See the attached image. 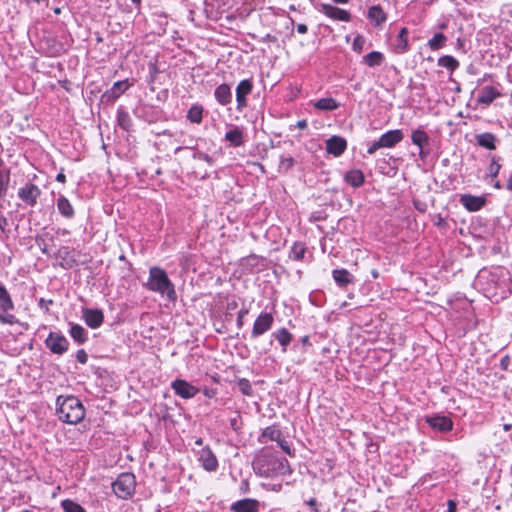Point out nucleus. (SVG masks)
Segmentation results:
<instances>
[{
	"instance_id": "nucleus-1",
	"label": "nucleus",
	"mask_w": 512,
	"mask_h": 512,
	"mask_svg": "<svg viewBox=\"0 0 512 512\" xmlns=\"http://www.w3.org/2000/svg\"><path fill=\"white\" fill-rule=\"evenodd\" d=\"M477 283L482 287L485 296L496 302L506 298L511 292L510 273L501 266L481 270Z\"/></svg>"
},
{
	"instance_id": "nucleus-2",
	"label": "nucleus",
	"mask_w": 512,
	"mask_h": 512,
	"mask_svg": "<svg viewBox=\"0 0 512 512\" xmlns=\"http://www.w3.org/2000/svg\"><path fill=\"white\" fill-rule=\"evenodd\" d=\"M253 469L261 477L273 478L291 473L289 462L268 449H263L253 460Z\"/></svg>"
},
{
	"instance_id": "nucleus-3",
	"label": "nucleus",
	"mask_w": 512,
	"mask_h": 512,
	"mask_svg": "<svg viewBox=\"0 0 512 512\" xmlns=\"http://www.w3.org/2000/svg\"><path fill=\"white\" fill-rule=\"evenodd\" d=\"M56 414L64 423L77 424L85 416L81 401L75 396H58L56 399Z\"/></svg>"
},
{
	"instance_id": "nucleus-4",
	"label": "nucleus",
	"mask_w": 512,
	"mask_h": 512,
	"mask_svg": "<svg viewBox=\"0 0 512 512\" xmlns=\"http://www.w3.org/2000/svg\"><path fill=\"white\" fill-rule=\"evenodd\" d=\"M144 287L161 296H165L169 301H176L177 293L175 286L169 279L166 271L160 267L153 266L149 270V277Z\"/></svg>"
},
{
	"instance_id": "nucleus-5",
	"label": "nucleus",
	"mask_w": 512,
	"mask_h": 512,
	"mask_svg": "<svg viewBox=\"0 0 512 512\" xmlns=\"http://www.w3.org/2000/svg\"><path fill=\"white\" fill-rule=\"evenodd\" d=\"M136 479L132 473H122L112 483L115 495L120 499H129L134 494Z\"/></svg>"
},
{
	"instance_id": "nucleus-6",
	"label": "nucleus",
	"mask_w": 512,
	"mask_h": 512,
	"mask_svg": "<svg viewBox=\"0 0 512 512\" xmlns=\"http://www.w3.org/2000/svg\"><path fill=\"white\" fill-rule=\"evenodd\" d=\"M14 309V302L7 288L0 282V322L3 324L13 325L16 318L9 312Z\"/></svg>"
},
{
	"instance_id": "nucleus-7",
	"label": "nucleus",
	"mask_w": 512,
	"mask_h": 512,
	"mask_svg": "<svg viewBox=\"0 0 512 512\" xmlns=\"http://www.w3.org/2000/svg\"><path fill=\"white\" fill-rule=\"evenodd\" d=\"M269 440L277 442L281 449L289 456L293 455L288 442L283 437L282 431L275 425L266 427L259 438L261 443H266Z\"/></svg>"
},
{
	"instance_id": "nucleus-8",
	"label": "nucleus",
	"mask_w": 512,
	"mask_h": 512,
	"mask_svg": "<svg viewBox=\"0 0 512 512\" xmlns=\"http://www.w3.org/2000/svg\"><path fill=\"white\" fill-rule=\"evenodd\" d=\"M274 323V317L271 313L262 312L256 318L251 331L252 338H258L259 336L268 332Z\"/></svg>"
},
{
	"instance_id": "nucleus-9",
	"label": "nucleus",
	"mask_w": 512,
	"mask_h": 512,
	"mask_svg": "<svg viewBox=\"0 0 512 512\" xmlns=\"http://www.w3.org/2000/svg\"><path fill=\"white\" fill-rule=\"evenodd\" d=\"M197 458L204 470L214 472L218 468V460L209 446L202 447L197 452Z\"/></svg>"
},
{
	"instance_id": "nucleus-10",
	"label": "nucleus",
	"mask_w": 512,
	"mask_h": 512,
	"mask_svg": "<svg viewBox=\"0 0 512 512\" xmlns=\"http://www.w3.org/2000/svg\"><path fill=\"white\" fill-rule=\"evenodd\" d=\"M45 344L53 353L59 355L65 353L69 346L68 340L63 335L56 332H51L48 335Z\"/></svg>"
},
{
	"instance_id": "nucleus-11",
	"label": "nucleus",
	"mask_w": 512,
	"mask_h": 512,
	"mask_svg": "<svg viewBox=\"0 0 512 512\" xmlns=\"http://www.w3.org/2000/svg\"><path fill=\"white\" fill-rule=\"evenodd\" d=\"M171 387L176 395L184 399L193 398L199 392L197 387L183 379H176L171 383Z\"/></svg>"
},
{
	"instance_id": "nucleus-12",
	"label": "nucleus",
	"mask_w": 512,
	"mask_h": 512,
	"mask_svg": "<svg viewBox=\"0 0 512 512\" xmlns=\"http://www.w3.org/2000/svg\"><path fill=\"white\" fill-rule=\"evenodd\" d=\"M319 11L333 20L343 22H349L351 20V14L347 10L332 6L330 4H321Z\"/></svg>"
},
{
	"instance_id": "nucleus-13",
	"label": "nucleus",
	"mask_w": 512,
	"mask_h": 512,
	"mask_svg": "<svg viewBox=\"0 0 512 512\" xmlns=\"http://www.w3.org/2000/svg\"><path fill=\"white\" fill-rule=\"evenodd\" d=\"M40 193L41 191L38 186L27 183L24 187L19 189L18 196L27 205L34 206L37 203Z\"/></svg>"
},
{
	"instance_id": "nucleus-14",
	"label": "nucleus",
	"mask_w": 512,
	"mask_h": 512,
	"mask_svg": "<svg viewBox=\"0 0 512 512\" xmlns=\"http://www.w3.org/2000/svg\"><path fill=\"white\" fill-rule=\"evenodd\" d=\"M82 318L90 328L96 329L102 325L104 314L100 309L84 308L82 310Z\"/></svg>"
},
{
	"instance_id": "nucleus-15",
	"label": "nucleus",
	"mask_w": 512,
	"mask_h": 512,
	"mask_svg": "<svg viewBox=\"0 0 512 512\" xmlns=\"http://www.w3.org/2000/svg\"><path fill=\"white\" fill-rule=\"evenodd\" d=\"M347 148V141L341 136H332L326 141L327 153L339 157Z\"/></svg>"
},
{
	"instance_id": "nucleus-16",
	"label": "nucleus",
	"mask_w": 512,
	"mask_h": 512,
	"mask_svg": "<svg viewBox=\"0 0 512 512\" xmlns=\"http://www.w3.org/2000/svg\"><path fill=\"white\" fill-rule=\"evenodd\" d=\"M253 84L249 79H244L239 82L236 87V101L237 107L239 109L245 107L247 105V95H249L252 91Z\"/></svg>"
},
{
	"instance_id": "nucleus-17",
	"label": "nucleus",
	"mask_w": 512,
	"mask_h": 512,
	"mask_svg": "<svg viewBox=\"0 0 512 512\" xmlns=\"http://www.w3.org/2000/svg\"><path fill=\"white\" fill-rule=\"evenodd\" d=\"M411 141L419 148L420 158L425 159L427 153L424 151V147L429 143V136L426 131L422 128L413 130L411 133Z\"/></svg>"
},
{
	"instance_id": "nucleus-18",
	"label": "nucleus",
	"mask_w": 512,
	"mask_h": 512,
	"mask_svg": "<svg viewBox=\"0 0 512 512\" xmlns=\"http://www.w3.org/2000/svg\"><path fill=\"white\" fill-rule=\"evenodd\" d=\"M404 134L401 130H389L378 139L382 148H393L396 144L401 142Z\"/></svg>"
},
{
	"instance_id": "nucleus-19",
	"label": "nucleus",
	"mask_w": 512,
	"mask_h": 512,
	"mask_svg": "<svg viewBox=\"0 0 512 512\" xmlns=\"http://www.w3.org/2000/svg\"><path fill=\"white\" fill-rule=\"evenodd\" d=\"M460 203L470 212L479 211L485 204V198L482 196H474L464 194L460 197Z\"/></svg>"
},
{
	"instance_id": "nucleus-20",
	"label": "nucleus",
	"mask_w": 512,
	"mask_h": 512,
	"mask_svg": "<svg viewBox=\"0 0 512 512\" xmlns=\"http://www.w3.org/2000/svg\"><path fill=\"white\" fill-rule=\"evenodd\" d=\"M427 423L435 430L440 432H448L453 428V422L446 416H433L427 419Z\"/></svg>"
},
{
	"instance_id": "nucleus-21",
	"label": "nucleus",
	"mask_w": 512,
	"mask_h": 512,
	"mask_svg": "<svg viewBox=\"0 0 512 512\" xmlns=\"http://www.w3.org/2000/svg\"><path fill=\"white\" fill-rule=\"evenodd\" d=\"M259 509V502L255 499L245 498L234 502L231 505L232 512H257Z\"/></svg>"
},
{
	"instance_id": "nucleus-22",
	"label": "nucleus",
	"mask_w": 512,
	"mask_h": 512,
	"mask_svg": "<svg viewBox=\"0 0 512 512\" xmlns=\"http://www.w3.org/2000/svg\"><path fill=\"white\" fill-rule=\"evenodd\" d=\"M368 20L378 27L387 21V15L380 5H373L367 12Z\"/></svg>"
},
{
	"instance_id": "nucleus-23",
	"label": "nucleus",
	"mask_w": 512,
	"mask_h": 512,
	"mask_svg": "<svg viewBox=\"0 0 512 512\" xmlns=\"http://www.w3.org/2000/svg\"><path fill=\"white\" fill-rule=\"evenodd\" d=\"M501 95L498 89L493 86H485L478 94L477 102L484 105H490Z\"/></svg>"
},
{
	"instance_id": "nucleus-24",
	"label": "nucleus",
	"mask_w": 512,
	"mask_h": 512,
	"mask_svg": "<svg viewBox=\"0 0 512 512\" xmlns=\"http://www.w3.org/2000/svg\"><path fill=\"white\" fill-rule=\"evenodd\" d=\"M214 96H215L216 101L220 105L226 106V105L230 104L232 101L231 87L225 83L219 85L214 91Z\"/></svg>"
},
{
	"instance_id": "nucleus-25",
	"label": "nucleus",
	"mask_w": 512,
	"mask_h": 512,
	"mask_svg": "<svg viewBox=\"0 0 512 512\" xmlns=\"http://www.w3.org/2000/svg\"><path fill=\"white\" fill-rule=\"evenodd\" d=\"M225 141L229 142L233 147H239L244 144V132L243 129L234 126L225 133Z\"/></svg>"
},
{
	"instance_id": "nucleus-26",
	"label": "nucleus",
	"mask_w": 512,
	"mask_h": 512,
	"mask_svg": "<svg viewBox=\"0 0 512 512\" xmlns=\"http://www.w3.org/2000/svg\"><path fill=\"white\" fill-rule=\"evenodd\" d=\"M393 51L396 54H403L408 50V30L407 28L403 27L396 39L393 41Z\"/></svg>"
},
{
	"instance_id": "nucleus-27",
	"label": "nucleus",
	"mask_w": 512,
	"mask_h": 512,
	"mask_svg": "<svg viewBox=\"0 0 512 512\" xmlns=\"http://www.w3.org/2000/svg\"><path fill=\"white\" fill-rule=\"evenodd\" d=\"M271 338L279 343L282 352H286L288 345L293 339V335L286 328H280L271 334Z\"/></svg>"
},
{
	"instance_id": "nucleus-28",
	"label": "nucleus",
	"mask_w": 512,
	"mask_h": 512,
	"mask_svg": "<svg viewBox=\"0 0 512 512\" xmlns=\"http://www.w3.org/2000/svg\"><path fill=\"white\" fill-rule=\"evenodd\" d=\"M476 143L482 148L495 150L498 139L490 132L480 133L475 136Z\"/></svg>"
},
{
	"instance_id": "nucleus-29",
	"label": "nucleus",
	"mask_w": 512,
	"mask_h": 512,
	"mask_svg": "<svg viewBox=\"0 0 512 512\" xmlns=\"http://www.w3.org/2000/svg\"><path fill=\"white\" fill-rule=\"evenodd\" d=\"M332 277L336 284L341 288L346 287L347 285L353 283L354 281L352 274L346 269L333 270Z\"/></svg>"
},
{
	"instance_id": "nucleus-30",
	"label": "nucleus",
	"mask_w": 512,
	"mask_h": 512,
	"mask_svg": "<svg viewBox=\"0 0 512 512\" xmlns=\"http://www.w3.org/2000/svg\"><path fill=\"white\" fill-rule=\"evenodd\" d=\"M314 108L321 111H333L340 107V104L332 97L321 98L313 103Z\"/></svg>"
},
{
	"instance_id": "nucleus-31",
	"label": "nucleus",
	"mask_w": 512,
	"mask_h": 512,
	"mask_svg": "<svg viewBox=\"0 0 512 512\" xmlns=\"http://www.w3.org/2000/svg\"><path fill=\"white\" fill-rule=\"evenodd\" d=\"M57 209L65 218L71 219L74 216V209L70 201L64 196L57 199Z\"/></svg>"
},
{
	"instance_id": "nucleus-32",
	"label": "nucleus",
	"mask_w": 512,
	"mask_h": 512,
	"mask_svg": "<svg viewBox=\"0 0 512 512\" xmlns=\"http://www.w3.org/2000/svg\"><path fill=\"white\" fill-rule=\"evenodd\" d=\"M384 60V55L378 51H372L363 57V63L371 68L382 65Z\"/></svg>"
},
{
	"instance_id": "nucleus-33",
	"label": "nucleus",
	"mask_w": 512,
	"mask_h": 512,
	"mask_svg": "<svg viewBox=\"0 0 512 512\" xmlns=\"http://www.w3.org/2000/svg\"><path fill=\"white\" fill-rule=\"evenodd\" d=\"M345 181L351 186L358 188L364 183V174L360 170L348 171L345 175Z\"/></svg>"
},
{
	"instance_id": "nucleus-34",
	"label": "nucleus",
	"mask_w": 512,
	"mask_h": 512,
	"mask_svg": "<svg viewBox=\"0 0 512 512\" xmlns=\"http://www.w3.org/2000/svg\"><path fill=\"white\" fill-rule=\"evenodd\" d=\"M69 332L70 336L79 344H82L87 340V332L79 324H72Z\"/></svg>"
},
{
	"instance_id": "nucleus-35",
	"label": "nucleus",
	"mask_w": 512,
	"mask_h": 512,
	"mask_svg": "<svg viewBox=\"0 0 512 512\" xmlns=\"http://www.w3.org/2000/svg\"><path fill=\"white\" fill-rule=\"evenodd\" d=\"M187 118L190 122L199 124L203 118V108L200 105H193L187 112Z\"/></svg>"
},
{
	"instance_id": "nucleus-36",
	"label": "nucleus",
	"mask_w": 512,
	"mask_h": 512,
	"mask_svg": "<svg viewBox=\"0 0 512 512\" xmlns=\"http://www.w3.org/2000/svg\"><path fill=\"white\" fill-rule=\"evenodd\" d=\"M10 181L9 170L0 165V197H3L7 190Z\"/></svg>"
},
{
	"instance_id": "nucleus-37",
	"label": "nucleus",
	"mask_w": 512,
	"mask_h": 512,
	"mask_svg": "<svg viewBox=\"0 0 512 512\" xmlns=\"http://www.w3.org/2000/svg\"><path fill=\"white\" fill-rule=\"evenodd\" d=\"M438 65L452 72L458 68L459 62L454 57L445 55L438 59Z\"/></svg>"
},
{
	"instance_id": "nucleus-38",
	"label": "nucleus",
	"mask_w": 512,
	"mask_h": 512,
	"mask_svg": "<svg viewBox=\"0 0 512 512\" xmlns=\"http://www.w3.org/2000/svg\"><path fill=\"white\" fill-rule=\"evenodd\" d=\"M306 252V247L301 242H295L291 247L289 257L293 260H302Z\"/></svg>"
},
{
	"instance_id": "nucleus-39",
	"label": "nucleus",
	"mask_w": 512,
	"mask_h": 512,
	"mask_svg": "<svg viewBox=\"0 0 512 512\" xmlns=\"http://www.w3.org/2000/svg\"><path fill=\"white\" fill-rule=\"evenodd\" d=\"M447 37L443 33H436L429 41L428 46L431 50H438L445 45Z\"/></svg>"
},
{
	"instance_id": "nucleus-40",
	"label": "nucleus",
	"mask_w": 512,
	"mask_h": 512,
	"mask_svg": "<svg viewBox=\"0 0 512 512\" xmlns=\"http://www.w3.org/2000/svg\"><path fill=\"white\" fill-rule=\"evenodd\" d=\"M117 119H118V124L122 129H124L126 131H128L130 129L132 120H131L128 112H126L124 110H118Z\"/></svg>"
},
{
	"instance_id": "nucleus-41",
	"label": "nucleus",
	"mask_w": 512,
	"mask_h": 512,
	"mask_svg": "<svg viewBox=\"0 0 512 512\" xmlns=\"http://www.w3.org/2000/svg\"><path fill=\"white\" fill-rule=\"evenodd\" d=\"M61 507L65 512H86V510L78 503L70 499L61 502Z\"/></svg>"
},
{
	"instance_id": "nucleus-42",
	"label": "nucleus",
	"mask_w": 512,
	"mask_h": 512,
	"mask_svg": "<svg viewBox=\"0 0 512 512\" xmlns=\"http://www.w3.org/2000/svg\"><path fill=\"white\" fill-rule=\"evenodd\" d=\"M128 87H129V84L127 81H117L114 83V85L111 88V94L114 98H117L122 93H124Z\"/></svg>"
},
{
	"instance_id": "nucleus-43",
	"label": "nucleus",
	"mask_w": 512,
	"mask_h": 512,
	"mask_svg": "<svg viewBox=\"0 0 512 512\" xmlns=\"http://www.w3.org/2000/svg\"><path fill=\"white\" fill-rule=\"evenodd\" d=\"M499 158H496L493 156L491 158V164L488 167V173L491 177L496 178L499 174V171L501 169V165L499 164Z\"/></svg>"
},
{
	"instance_id": "nucleus-44",
	"label": "nucleus",
	"mask_w": 512,
	"mask_h": 512,
	"mask_svg": "<svg viewBox=\"0 0 512 512\" xmlns=\"http://www.w3.org/2000/svg\"><path fill=\"white\" fill-rule=\"evenodd\" d=\"M238 388L244 395L250 396L252 394L250 381L245 378L239 379Z\"/></svg>"
},
{
	"instance_id": "nucleus-45",
	"label": "nucleus",
	"mask_w": 512,
	"mask_h": 512,
	"mask_svg": "<svg viewBox=\"0 0 512 512\" xmlns=\"http://www.w3.org/2000/svg\"><path fill=\"white\" fill-rule=\"evenodd\" d=\"M294 165V159L290 156L284 157L282 156L280 159L279 170L280 171H288Z\"/></svg>"
},
{
	"instance_id": "nucleus-46",
	"label": "nucleus",
	"mask_w": 512,
	"mask_h": 512,
	"mask_svg": "<svg viewBox=\"0 0 512 512\" xmlns=\"http://www.w3.org/2000/svg\"><path fill=\"white\" fill-rule=\"evenodd\" d=\"M364 38L360 35L356 36L353 41V49L360 52L363 48Z\"/></svg>"
},
{
	"instance_id": "nucleus-47",
	"label": "nucleus",
	"mask_w": 512,
	"mask_h": 512,
	"mask_svg": "<svg viewBox=\"0 0 512 512\" xmlns=\"http://www.w3.org/2000/svg\"><path fill=\"white\" fill-rule=\"evenodd\" d=\"M194 158L204 161V162L208 163L209 165L213 164L212 157H210L208 154L203 153V152H197L196 154H194Z\"/></svg>"
},
{
	"instance_id": "nucleus-48",
	"label": "nucleus",
	"mask_w": 512,
	"mask_h": 512,
	"mask_svg": "<svg viewBox=\"0 0 512 512\" xmlns=\"http://www.w3.org/2000/svg\"><path fill=\"white\" fill-rule=\"evenodd\" d=\"M76 359L79 363L86 364L88 361V355L85 352V350H83V349L78 350L76 353Z\"/></svg>"
},
{
	"instance_id": "nucleus-49",
	"label": "nucleus",
	"mask_w": 512,
	"mask_h": 512,
	"mask_svg": "<svg viewBox=\"0 0 512 512\" xmlns=\"http://www.w3.org/2000/svg\"><path fill=\"white\" fill-rule=\"evenodd\" d=\"M382 146L380 145V142L379 140L377 141H374L373 143H371L367 149V153L372 155L374 154L378 149H381Z\"/></svg>"
},
{
	"instance_id": "nucleus-50",
	"label": "nucleus",
	"mask_w": 512,
	"mask_h": 512,
	"mask_svg": "<svg viewBox=\"0 0 512 512\" xmlns=\"http://www.w3.org/2000/svg\"><path fill=\"white\" fill-rule=\"evenodd\" d=\"M247 314H248V310L247 309H241L238 312V316H237V326H238V328H241L243 326V318Z\"/></svg>"
},
{
	"instance_id": "nucleus-51",
	"label": "nucleus",
	"mask_w": 512,
	"mask_h": 512,
	"mask_svg": "<svg viewBox=\"0 0 512 512\" xmlns=\"http://www.w3.org/2000/svg\"><path fill=\"white\" fill-rule=\"evenodd\" d=\"M510 363V358L509 356H505L501 359L500 361V365H501V368L506 370L508 368V365Z\"/></svg>"
},
{
	"instance_id": "nucleus-52",
	"label": "nucleus",
	"mask_w": 512,
	"mask_h": 512,
	"mask_svg": "<svg viewBox=\"0 0 512 512\" xmlns=\"http://www.w3.org/2000/svg\"><path fill=\"white\" fill-rule=\"evenodd\" d=\"M296 30L300 34H305V33H307L308 28H307L306 24L300 23L297 25Z\"/></svg>"
},
{
	"instance_id": "nucleus-53",
	"label": "nucleus",
	"mask_w": 512,
	"mask_h": 512,
	"mask_svg": "<svg viewBox=\"0 0 512 512\" xmlns=\"http://www.w3.org/2000/svg\"><path fill=\"white\" fill-rule=\"evenodd\" d=\"M448 512H456L457 504L454 500H448Z\"/></svg>"
},
{
	"instance_id": "nucleus-54",
	"label": "nucleus",
	"mask_w": 512,
	"mask_h": 512,
	"mask_svg": "<svg viewBox=\"0 0 512 512\" xmlns=\"http://www.w3.org/2000/svg\"><path fill=\"white\" fill-rule=\"evenodd\" d=\"M7 225H8L7 219L0 212V229L2 231H4Z\"/></svg>"
},
{
	"instance_id": "nucleus-55",
	"label": "nucleus",
	"mask_w": 512,
	"mask_h": 512,
	"mask_svg": "<svg viewBox=\"0 0 512 512\" xmlns=\"http://www.w3.org/2000/svg\"><path fill=\"white\" fill-rule=\"evenodd\" d=\"M204 395L209 398H213L216 395V390L214 389H205Z\"/></svg>"
},
{
	"instance_id": "nucleus-56",
	"label": "nucleus",
	"mask_w": 512,
	"mask_h": 512,
	"mask_svg": "<svg viewBox=\"0 0 512 512\" xmlns=\"http://www.w3.org/2000/svg\"><path fill=\"white\" fill-rule=\"evenodd\" d=\"M296 126L299 128V129H304L307 127V121L306 120H299L296 124Z\"/></svg>"
},
{
	"instance_id": "nucleus-57",
	"label": "nucleus",
	"mask_w": 512,
	"mask_h": 512,
	"mask_svg": "<svg viewBox=\"0 0 512 512\" xmlns=\"http://www.w3.org/2000/svg\"><path fill=\"white\" fill-rule=\"evenodd\" d=\"M56 180L58 182L64 183L65 180H66V177H65V175L62 172H60V173L57 174Z\"/></svg>"
},
{
	"instance_id": "nucleus-58",
	"label": "nucleus",
	"mask_w": 512,
	"mask_h": 512,
	"mask_svg": "<svg viewBox=\"0 0 512 512\" xmlns=\"http://www.w3.org/2000/svg\"><path fill=\"white\" fill-rule=\"evenodd\" d=\"M506 188H507L509 191H512V175H511V176L508 178V180H507Z\"/></svg>"
},
{
	"instance_id": "nucleus-59",
	"label": "nucleus",
	"mask_w": 512,
	"mask_h": 512,
	"mask_svg": "<svg viewBox=\"0 0 512 512\" xmlns=\"http://www.w3.org/2000/svg\"><path fill=\"white\" fill-rule=\"evenodd\" d=\"M317 504V501L315 498H311L309 501H307V505L311 506V507H315Z\"/></svg>"
},
{
	"instance_id": "nucleus-60",
	"label": "nucleus",
	"mask_w": 512,
	"mask_h": 512,
	"mask_svg": "<svg viewBox=\"0 0 512 512\" xmlns=\"http://www.w3.org/2000/svg\"><path fill=\"white\" fill-rule=\"evenodd\" d=\"M195 445L197 446H203V439L202 438H197L195 440Z\"/></svg>"
},
{
	"instance_id": "nucleus-61",
	"label": "nucleus",
	"mask_w": 512,
	"mask_h": 512,
	"mask_svg": "<svg viewBox=\"0 0 512 512\" xmlns=\"http://www.w3.org/2000/svg\"><path fill=\"white\" fill-rule=\"evenodd\" d=\"M511 428H512V424H507L506 423V424L503 425L504 431H509Z\"/></svg>"
},
{
	"instance_id": "nucleus-62",
	"label": "nucleus",
	"mask_w": 512,
	"mask_h": 512,
	"mask_svg": "<svg viewBox=\"0 0 512 512\" xmlns=\"http://www.w3.org/2000/svg\"><path fill=\"white\" fill-rule=\"evenodd\" d=\"M337 4H346L349 2V0H333Z\"/></svg>"
},
{
	"instance_id": "nucleus-63",
	"label": "nucleus",
	"mask_w": 512,
	"mask_h": 512,
	"mask_svg": "<svg viewBox=\"0 0 512 512\" xmlns=\"http://www.w3.org/2000/svg\"><path fill=\"white\" fill-rule=\"evenodd\" d=\"M372 275L374 278H377L378 277V272L376 270H373L372 271Z\"/></svg>"
},
{
	"instance_id": "nucleus-64",
	"label": "nucleus",
	"mask_w": 512,
	"mask_h": 512,
	"mask_svg": "<svg viewBox=\"0 0 512 512\" xmlns=\"http://www.w3.org/2000/svg\"><path fill=\"white\" fill-rule=\"evenodd\" d=\"M60 12H61L60 8H55V9H54V13H55V14H59Z\"/></svg>"
}]
</instances>
